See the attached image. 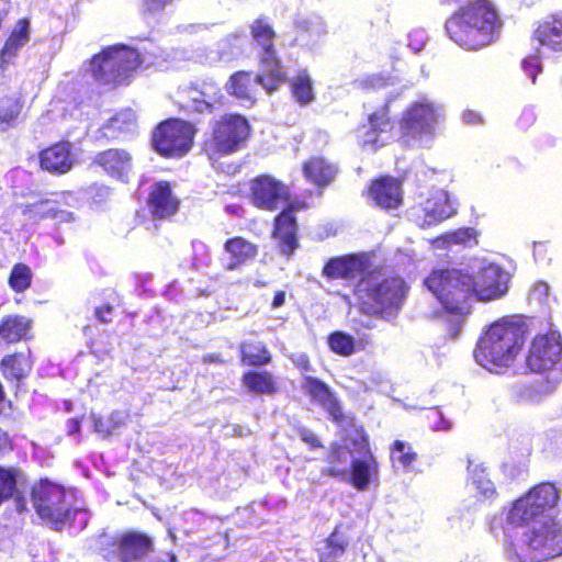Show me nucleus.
Segmentation results:
<instances>
[{
    "instance_id": "nucleus-6",
    "label": "nucleus",
    "mask_w": 562,
    "mask_h": 562,
    "mask_svg": "<svg viewBox=\"0 0 562 562\" xmlns=\"http://www.w3.org/2000/svg\"><path fill=\"white\" fill-rule=\"evenodd\" d=\"M140 63L139 54L135 49L114 45L85 63L83 70L100 85L116 86L123 83Z\"/></svg>"
},
{
    "instance_id": "nucleus-9",
    "label": "nucleus",
    "mask_w": 562,
    "mask_h": 562,
    "mask_svg": "<svg viewBox=\"0 0 562 562\" xmlns=\"http://www.w3.org/2000/svg\"><path fill=\"white\" fill-rule=\"evenodd\" d=\"M559 501V491L551 483H541L515 501L507 513L513 526H530L537 521L555 518L551 510Z\"/></svg>"
},
{
    "instance_id": "nucleus-62",
    "label": "nucleus",
    "mask_w": 562,
    "mask_h": 562,
    "mask_svg": "<svg viewBox=\"0 0 562 562\" xmlns=\"http://www.w3.org/2000/svg\"><path fill=\"white\" fill-rule=\"evenodd\" d=\"M285 302V292L279 291L274 294L272 300V308H279L281 307Z\"/></svg>"
},
{
    "instance_id": "nucleus-4",
    "label": "nucleus",
    "mask_w": 562,
    "mask_h": 562,
    "mask_svg": "<svg viewBox=\"0 0 562 562\" xmlns=\"http://www.w3.org/2000/svg\"><path fill=\"white\" fill-rule=\"evenodd\" d=\"M446 312L456 316L460 327L470 312L469 299L473 291V276L469 269H436L424 281Z\"/></svg>"
},
{
    "instance_id": "nucleus-56",
    "label": "nucleus",
    "mask_w": 562,
    "mask_h": 562,
    "mask_svg": "<svg viewBox=\"0 0 562 562\" xmlns=\"http://www.w3.org/2000/svg\"><path fill=\"white\" fill-rule=\"evenodd\" d=\"M549 294V285L544 282H538L530 291V297L539 303H542Z\"/></svg>"
},
{
    "instance_id": "nucleus-54",
    "label": "nucleus",
    "mask_w": 562,
    "mask_h": 562,
    "mask_svg": "<svg viewBox=\"0 0 562 562\" xmlns=\"http://www.w3.org/2000/svg\"><path fill=\"white\" fill-rule=\"evenodd\" d=\"M172 0H142L144 14H156L161 12Z\"/></svg>"
},
{
    "instance_id": "nucleus-33",
    "label": "nucleus",
    "mask_w": 562,
    "mask_h": 562,
    "mask_svg": "<svg viewBox=\"0 0 562 562\" xmlns=\"http://www.w3.org/2000/svg\"><path fill=\"white\" fill-rule=\"evenodd\" d=\"M296 41L303 45L316 43L325 33L324 20L317 15L299 18L295 22Z\"/></svg>"
},
{
    "instance_id": "nucleus-27",
    "label": "nucleus",
    "mask_w": 562,
    "mask_h": 562,
    "mask_svg": "<svg viewBox=\"0 0 562 562\" xmlns=\"http://www.w3.org/2000/svg\"><path fill=\"white\" fill-rule=\"evenodd\" d=\"M148 205L154 216L164 218L176 213L179 201L171 193L169 183L159 182L150 192Z\"/></svg>"
},
{
    "instance_id": "nucleus-34",
    "label": "nucleus",
    "mask_w": 562,
    "mask_h": 562,
    "mask_svg": "<svg viewBox=\"0 0 562 562\" xmlns=\"http://www.w3.org/2000/svg\"><path fill=\"white\" fill-rule=\"evenodd\" d=\"M303 171L310 181L317 186H325L335 178L337 168L324 158L314 157L304 164Z\"/></svg>"
},
{
    "instance_id": "nucleus-41",
    "label": "nucleus",
    "mask_w": 562,
    "mask_h": 562,
    "mask_svg": "<svg viewBox=\"0 0 562 562\" xmlns=\"http://www.w3.org/2000/svg\"><path fill=\"white\" fill-rule=\"evenodd\" d=\"M293 97L302 104H308L314 100L312 79L308 74L300 71L291 81Z\"/></svg>"
},
{
    "instance_id": "nucleus-23",
    "label": "nucleus",
    "mask_w": 562,
    "mask_h": 562,
    "mask_svg": "<svg viewBox=\"0 0 562 562\" xmlns=\"http://www.w3.org/2000/svg\"><path fill=\"white\" fill-rule=\"evenodd\" d=\"M302 390L312 401L325 408L335 420L339 419L341 416L339 403L324 382L312 376H304Z\"/></svg>"
},
{
    "instance_id": "nucleus-11",
    "label": "nucleus",
    "mask_w": 562,
    "mask_h": 562,
    "mask_svg": "<svg viewBox=\"0 0 562 562\" xmlns=\"http://www.w3.org/2000/svg\"><path fill=\"white\" fill-rule=\"evenodd\" d=\"M193 126L180 120L161 123L154 132L153 144L162 156L180 157L186 155L192 145Z\"/></svg>"
},
{
    "instance_id": "nucleus-50",
    "label": "nucleus",
    "mask_w": 562,
    "mask_h": 562,
    "mask_svg": "<svg viewBox=\"0 0 562 562\" xmlns=\"http://www.w3.org/2000/svg\"><path fill=\"white\" fill-rule=\"evenodd\" d=\"M136 123V115L133 110L126 109L113 116L108 125V128L117 131L120 133L131 132L134 130Z\"/></svg>"
},
{
    "instance_id": "nucleus-64",
    "label": "nucleus",
    "mask_w": 562,
    "mask_h": 562,
    "mask_svg": "<svg viewBox=\"0 0 562 562\" xmlns=\"http://www.w3.org/2000/svg\"><path fill=\"white\" fill-rule=\"evenodd\" d=\"M149 562H177V558L172 553H164L151 559Z\"/></svg>"
},
{
    "instance_id": "nucleus-48",
    "label": "nucleus",
    "mask_w": 562,
    "mask_h": 562,
    "mask_svg": "<svg viewBox=\"0 0 562 562\" xmlns=\"http://www.w3.org/2000/svg\"><path fill=\"white\" fill-rule=\"evenodd\" d=\"M328 345L333 352L349 357L355 352V339L342 331H335L328 337Z\"/></svg>"
},
{
    "instance_id": "nucleus-47",
    "label": "nucleus",
    "mask_w": 562,
    "mask_h": 562,
    "mask_svg": "<svg viewBox=\"0 0 562 562\" xmlns=\"http://www.w3.org/2000/svg\"><path fill=\"white\" fill-rule=\"evenodd\" d=\"M32 281V271L24 263H16L10 273L9 285L15 292H23L30 288Z\"/></svg>"
},
{
    "instance_id": "nucleus-31",
    "label": "nucleus",
    "mask_w": 562,
    "mask_h": 562,
    "mask_svg": "<svg viewBox=\"0 0 562 562\" xmlns=\"http://www.w3.org/2000/svg\"><path fill=\"white\" fill-rule=\"evenodd\" d=\"M359 436L360 435H357L353 441L355 448L352 450L348 446H335L331 448L328 454L329 465L323 471L325 474L339 477L340 480H347L349 473L348 464L352 460V456H357L356 442L359 441Z\"/></svg>"
},
{
    "instance_id": "nucleus-30",
    "label": "nucleus",
    "mask_w": 562,
    "mask_h": 562,
    "mask_svg": "<svg viewBox=\"0 0 562 562\" xmlns=\"http://www.w3.org/2000/svg\"><path fill=\"white\" fill-rule=\"evenodd\" d=\"M364 267V257L348 256L329 260L324 268V273L329 278L352 279L360 274Z\"/></svg>"
},
{
    "instance_id": "nucleus-19",
    "label": "nucleus",
    "mask_w": 562,
    "mask_h": 562,
    "mask_svg": "<svg viewBox=\"0 0 562 562\" xmlns=\"http://www.w3.org/2000/svg\"><path fill=\"white\" fill-rule=\"evenodd\" d=\"M391 128L386 103L381 110L369 115L368 124L358 131V137L363 146L375 148L389 142Z\"/></svg>"
},
{
    "instance_id": "nucleus-35",
    "label": "nucleus",
    "mask_w": 562,
    "mask_h": 562,
    "mask_svg": "<svg viewBox=\"0 0 562 562\" xmlns=\"http://www.w3.org/2000/svg\"><path fill=\"white\" fill-rule=\"evenodd\" d=\"M469 483L468 486L476 496L484 499L491 498L495 494L494 484L488 480L485 470L479 465L469 463Z\"/></svg>"
},
{
    "instance_id": "nucleus-17",
    "label": "nucleus",
    "mask_w": 562,
    "mask_h": 562,
    "mask_svg": "<svg viewBox=\"0 0 562 562\" xmlns=\"http://www.w3.org/2000/svg\"><path fill=\"white\" fill-rule=\"evenodd\" d=\"M282 83L283 82H273L272 71H269L267 68L263 69L261 66L260 75L254 76L251 72L247 71H238L234 74L227 82L226 88L227 91L237 99L252 103L259 85H261L268 93H271Z\"/></svg>"
},
{
    "instance_id": "nucleus-44",
    "label": "nucleus",
    "mask_w": 562,
    "mask_h": 562,
    "mask_svg": "<svg viewBox=\"0 0 562 562\" xmlns=\"http://www.w3.org/2000/svg\"><path fill=\"white\" fill-rule=\"evenodd\" d=\"M22 479V472L14 468L0 467V502L13 497L18 491V483Z\"/></svg>"
},
{
    "instance_id": "nucleus-61",
    "label": "nucleus",
    "mask_w": 562,
    "mask_h": 562,
    "mask_svg": "<svg viewBox=\"0 0 562 562\" xmlns=\"http://www.w3.org/2000/svg\"><path fill=\"white\" fill-rule=\"evenodd\" d=\"M126 419V415L120 412L113 413L109 419V424L111 427H117L119 425L123 424Z\"/></svg>"
},
{
    "instance_id": "nucleus-14",
    "label": "nucleus",
    "mask_w": 562,
    "mask_h": 562,
    "mask_svg": "<svg viewBox=\"0 0 562 562\" xmlns=\"http://www.w3.org/2000/svg\"><path fill=\"white\" fill-rule=\"evenodd\" d=\"M356 446L357 456H352L346 481L358 491H367L379 480V463L364 436H359Z\"/></svg>"
},
{
    "instance_id": "nucleus-2",
    "label": "nucleus",
    "mask_w": 562,
    "mask_h": 562,
    "mask_svg": "<svg viewBox=\"0 0 562 562\" xmlns=\"http://www.w3.org/2000/svg\"><path fill=\"white\" fill-rule=\"evenodd\" d=\"M502 21L490 0H476L461 8L447 22L449 37L467 50L491 45L499 35Z\"/></svg>"
},
{
    "instance_id": "nucleus-22",
    "label": "nucleus",
    "mask_w": 562,
    "mask_h": 562,
    "mask_svg": "<svg viewBox=\"0 0 562 562\" xmlns=\"http://www.w3.org/2000/svg\"><path fill=\"white\" fill-rule=\"evenodd\" d=\"M369 195L381 209H395L402 203L401 183L394 178L383 177L371 184Z\"/></svg>"
},
{
    "instance_id": "nucleus-63",
    "label": "nucleus",
    "mask_w": 562,
    "mask_h": 562,
    "mask_svg": "<svg viewBox=\"0 0 562 562\" xmlns=\"http://www.w3.org/2000/svg\"><path fill=\"white\" fill-rule=\"evenodd\" d=\"M301 438L303 441L310 443L311 446L313 447H316L318 446V440L316 439V437L308 430H303L301 432Z\"/></svg>"
},
{
    "instance_id": "nucleus-49",
    "label": "nucleus",
    "mask_w": 562,
    "mask_h": 562,
    "mask_svg": "<svg viewBox=\"0 0 562 562\" xmlns=\"http://www.w3.org/2000/svg\"><path fill=\"white\" fill-rule=\"evenodd\" d=\"M247 42L245 34L233 33L223 38L220 43V54L222 57L231 58L243 52Z\"/></svg>"
},
{
    "instance_id": "nucleus-55",
    "label": "nucleus",
    "mask_w": 562,
    "mask_h": 562,
    "mask_svg": "<svg viewBox=\"0 0 562 562\" xmlns=\"http://www.w3.org/2000/svg\"><path fill=\"white\" fill-rule=\"evenodd\" d=\"M428 418L431 422V427L434 430H450L452 427V424L450 420L446 419L441 412L439 411H432Z\"/></svg>"
},
{
    "instance_id": "nucleus-53",
    "label": "nucleus",
    "mask_w": 562,
    "mask_h": 562,
    "mask_svg": "<svg viewBox=\"0 0 562 562\" xmlns=\"http://www.w3.org/2000/svg\"><path fill=\"white\" fill-rule=\"evenodd\" d=\"M180 59L194 60V61H198V63H206V61H212L215 58L210 57L206 54V49L205 48H198L196 50H193V52H186L183 49H176L173 52L172 60H180Z\"/></svg>"
},
{
    "instance_id": "nucleus-51",
    "label": "nucleus",
    "mask_w": 562,
    "mask_h": 562,
    "mask_svg": "<svg viewBox=\"0 0 562 562\" xmlns=\"http://www.w3.org/2000/svg\"><path fill=\"white\" fill-rule=\"evenodd\" d=\"M25 212L34 213L41 218L50 217L57 218V205L53 201H41L29 205Z\"/></svg>"
},
{
    "instance_id": "nucleus-29",
    "label": "nucleus",
    "mask_w": 562,
    "mask_h": 562,
    "mask_svg": "<svg viewBox=\"0 0 562 562\" xmlns=\"http://www.w3.org/2000/svg\"><path fill=\"white\" fill-rule=\"evenodd\" d=\"M225 269L236 270L256 256L257 248L241 237H234L225 243Z\"/></svg>"
},
{
    "instance_id": "nucleus-46",
    "label": "nucleus",
    "mask_w": 562,
    "mask_h": 562,
    "mask_svg": "<svg viewBox=\"0 0 562 562\" xmlns=\"http://www.w3.org/2000/svg\"><path fill=\"white\" fill-rule=\"evenodd\" d=\"M417 454L404 441L397 440L394 442L391 450V459L394 467H401L406 470L416 460Z\"/></svg>"
},
{
    "instance_id": "nucleus-58",
    "label": "nucleus",
    "mask_w": 562,
    "mask_h": 562,
    "mask_svg": "<svg viewBox=\"0 0 562 562\" xmlns=\"http://www.w3.org/2000/svg\"><path fill=\"white\" fill-rule=\"evenodd\" d=\"M94 422V431L101 434L102 436H108L113 432L114 427H111L109 422H103L100 418L93 417Z\"/></svg>"
},
{
    "instance_id": "nucleus-38",
    "label": "nucleus",
    "mask_w": 562,
    "mask_h": 562,
    "mask_svg": "<svg viewBox=\"0 0 562 562\" xmlns=\"http://www.w3.org/2000/svg\"><path fill=\"white\" fill-rule=\"evenodd\" d=\"M243 382L254 393L271 394L277 390L276 381L268 372H248L243 376Z\"/></svg>"
},
{
    "instance_id": "nucleus-59",
    "label": "nucleus",
    "mask_w": 562,
    "mask_h": 562,
    "mask_svg": "<svg viewBox=\"0 0 562 562\" xmlns=\"http://www.w3.org/2000/svg\"><path fill=\"white\" fill-rule=\"evenodd\" d=\"M462 120L467 124H479L482 122L481 115L472 110L464 111L462 114Z\"/></svg>"
},
{
    "instance_id": "nucleus-8",
    "label": "nucleus",
    "mask_w": 562,
    "mask_h": 562,
    "mask_svg": "<svg viewBox=\"0 0 562 562\" xmlns=\"http://www.w3.org/2000/svg\"><path fill=\"white\" fill-rule=\"evenodd\" d=\"M445 110L426 98L413 102L400 121L401 138L407 145H428L437 132Z\"/></svg>"
},
{
    "instance_id": "nucleus-10",
    "label": "nucleus",
    "mask_w": 562,
    "mask_h": 562,
    "mask_svg": "<svg viewBox=\"0 0 562 562\" xmlns=\"http://www.w3.org/2000/svg\"><path fill=\"white\" fill-rule=\"evenodd\" d=\"M250 126L246 117L239 114H226L212 127V135L205 142V151L211 158L232 154L246 142Z\"/></svg>"
},
{
    "instance_id": "nucleus-37",
    "label": "nucleus",
    "mask_w": 562,
    "mask_h": 562,
    "mask_svg": "<svg viewBox=\"0 0 562 562\" xmlns=\"http://www.w3.org/2000/svg\"><path fill=\"white\" fill-rule=\"evenodd\" d=\"M30 322L23 316H8L0 323V337L14 342L25 337Z\"/></svg>"
},
{
    "instance_id": "nucleus-20",
    "label": "nucleus",
    "mask_w": 562,
    "mask_h": 562,
    "mask_svg": "<svg viewBox=\"0 0 562 562\" xmlns=\"http://www.w3.org/2000/svg\"><path fill=\"white\" fill-rule=\"evenodd\" d=\"M303 207H305L304 204L292 203L276 218L274 236L279 239L282 254L286 256H290L297 246L296 223L292 213L294 210Z\"/></svg>"
},
{
    "instance_id": "nucleus-13",
    "label": "nucleus",
    "mask_w": 562,
    "mask_h": 562,
    "mask_svg": "<svg viewBox=\"0 0 562 562\" xmlns=\"http://www.w3.org/2000/svg\"><path fill=\"white\" fill-rule=\"evenodd\" d=\"M526 364L536 373L547 372L562 368V341L557 331L538 335L533 338Z\"/></svg>"
},
{
    "instance_id": "nucleus-7",
    "label": "nucleus",
    "mask_w": 562,
    "mask_h": 562,
    "mask_svg": "<svg viewBox=\"0 0 562 562\" xmlns=\"http://www.w3.org/2000/svg\"><path fill=\"white\" fill-rule=\"evenodd\" d=\"M520 562H543L562 554V525L547 518L526 527L517 547Z\"/></svg>"
},
{
    "instance_id": "nucleus-21",
    "label": "nucleus",
    "mask_w": 562,
    "mask_h": 562,
    "mask_svg": "<svg viewBox=\"0 0 562 562\" xmlns=\"http://www.w3.org/2000/svg\"><path fill=\"white\" fill-rule=\"evenodd\" d=\"M116 549L120 561L134 562L146 557L153 550V543L145 535L128 532L119 539Z\"/></svg>"
},
{
    "instance_id": "nucleus-25",
    "label": "nucleus",
    "mask_w": 562,
    "mask_h": 562,
    "mask_svg": "<svg viewBox=\"0 0 562 562\" xmlns=\"http://www.w3.org/2000/svg\"><path fill=\"white\" fill-rule=\"evenodd\" d=\"M94 162L110 176L126 180L132 170V156L124 149H108L98 154Z\"/></svg>"
},
{
    "instance_id": "nucleus-39",
    "label": "nucleus",
    "mask_w": 562,
    "mask_h": 562,
    "mask_svg": "<svg viewBox=\"0 0 562 562\" xmlns=\"http://www.w3.org/2000/svg\"><path fill=\"white\" fill-rule=\"evenodd\" d=\"M348 541L335 530L321 548L319 562H336L346 550Z\"/></svg>"
},
{
    "instance_id": "nucleus-40",
    "label": "nucleus",
    "mask_w": 562,
    "mask_h": 562,
    "mask_svg": "<svg viewBox=\"0 0 562 562\" xmlns=\"http://www.w3.org/2000/svg\"><path fill=\"white\" fill-rule=\"evenodd\" d=\"M510 395L516 403L528 405L540 403L546 393L540 385L518 383L512 387Z\"/></svg>"
},
{
    "instance_id": "nucleus-3",
    "label": "nucleus",
    "mask_w": 562,
    "mask_h": 562,
    "mask_svg": "<svg viewBox=\"0 0 562 562\" xmlns=\"http://www.w3.org/2000/svg\"><path fill=\"white\" fill-rule=\"evenodd\" d=\"M357 294L363 311L390 319L402 308L406 285L402 278L380 270L359 281Z\"/></svg>"
},
{
    "instance_id": "nucleus-16",
    "label": "nucleus",
    "mask_w": 562,
    "mask_h": 562,
    "mask_svg": "<svg viewBox=\"0 0 562 562\" xmlns=\"http://www.w3.org/2000/svg\"><path fill=\"white\" fill-rule=\"evenodd\" d=\"M255 43L262 48L261 66L272 71L273 82H284L285 76L273 49L276 33L269 20L265 16L256 19L250 25Z\"/></svg>"
},
{
    "instance_id": "nucleus-24",
    "label": "nucleus",
    "mask_w": 562,
    "mask_h": 562,
    "mask_svg": "<svg viewBox=\"0 0 562 562\" xmlns=\"http://www.w3.org/2000/svg\"><path fill=\"white\" fill-rule=\"evenodd\" d=\"M532 40L550 50L562 52V13L550 15L539 22Z\"/></svg>"
},
{
    "instance_id": "nucleus-12",
    "label": "nucleus",
    "mask_w": 562,
    "mask_h": 562,
    "mask_svg": "<svg viewBox=\"0 0 562 562\" xmlns=\"http://www.w3.org/2000/svg\"><path fill=\"white\" fill-rule=\"evenodd\" d=\"M468 269L473 276L472 295L479 300H496L507 292L509 276L499 266L474 260Z\"/></svg>"
},
{
    "instance_id": "nucleus-1",
    "label": "nucleus",
    "mask_w": 562,
    "mask_h": 562,
    "mask_svg": "<svg viewBox=\"0 0 562 562\" xmlns=\"http://www.w3.org/2000/svg\"><path fill=\"white\" fill-rule=\"evenodd\" d=\"M525 334V325L517 316L492 323L476 344L475 361L495 373L510 368L522 349Z\"/></svg>"
},
{
    "instance_id": "nucleus-43",
    "label": "nucleus",
    "mask_w": 562,
    "mask_h": 562,
    "mask_svg": "<svg viewBox=\"0 0 562 562\" xmlns=\"http://www.w3.org/2000/svg\"><path fill=\"white\" fill-rule=\"evenodd\" d=\"M240 351L243 362L249 366H262L270 361V355L261 342H245Z\"/></svg>"
},
{
    "instance_id": "nucleus-57",
    "label": "nucleus",
    "mask_w": 562,
    "mask_h": 562,
    "mask_svg": "<svg viewBox=\"0 0 562 562\" xmlns=\"http://www.w3.org/2000/svg\"><path fill=\"white\" fill-rule=\"evenodd\" d=\"M292 361L296 368L303 371H311V363L305 353H296L292 356Z\"/></svg>"
},
{
    "instance_id": "nucleus-18",
    "label": "nucleus",
    "mask_w": 562,
    "mask_h": 562,
    "mask_svg": "<svg viewBox=\"0 0 562 562\" xmlns=\"http://www.w3.org/2000/svg\"><path fill=\"white\" fill-rule=\"evenodd\" d=\"M250 190L252 203L268 211L284 205L290 196L288 187L270 176H260L252 180Z\"/></svg>"
},
{
    "instance_id": "nucleus-45",
    "label": "nucleus",
    "mask_w": 562,
    "mask_h": 562,
    "mask_svg": "<svg viewBox=\"0 0 562 562\" xmlns=\"http://www.w3.org/2000/svg\"><path fill=\"white\" fill-rule=\"evenodd\" d=\"M22 104L19 100L13 98H4L0 102V128L5 130L14 124L20 112Z\"/></svg>"
},
{
    "instance_id": "nucleus-32",
    "label": "nucleus",
    "mask_w": 562,
    "mask_h": 562,
    "mask_svg": "<svg viewBox=\"0 0 562 562\" xmlns=\"http://www.w3.org/2000/svg\"><path fill=\"white\" fill-rule=\"evenodd\" d=\"M30 24L26 20L18 22L13 29L10 37L5 42L3 48L0 52V66L9 64L18 54V52L29 42L30 40Z\"/></svg>"
},
{
    "instance_id": "nucleus-42",
    "label": "nucleus",
    "mask_w": 562,
    "mask_h": 562,
    "mask_svg": "<svg viewBox=\"0 0 562 562\" xmlns=\"http://www.w3.org/2000/svg\"><path fill=\"white\" fill-rule=\"evenodd\" d=\"M1 367L8 379L20 380L30 371V363L24 355H13L5 357Z\"/></svg>"
},
{
    "instance_id": "nucleus-60",
    "label": "nucleus",
    "mask_w": 562,
    "mask_h": 562,
    "mask_svg": "<svg viewBox=\"0 0 562 562\" xmlns=\"http://www.w3.org/2000/svg\"><path fill=\"white\" fill-rule=\"evenodd\" d=\"M111 314H112V306L111 305H103L95 311L97 317L103 322L108 323L111 321Z\"/></svg>"
},
{
    "instance_id": "nucleus-28",
    "label": "nucleus",
    "mask_w": 562,
    "mask_h": 562,
    "mask_svg": "<svg viewBox=\"0 0 562 562\" xmlns=\"http://www.w3.org/2000/svg\"><path fill=\"white\" fill-rule=\"evenodd\" d=\"M216 88L205 87L204 90L187 88L179 91V103L189 111L203 113L210 111L216 100Z\"/></svg>"
},
{
    "instance_id": "nucleus-15",
    "label": "nucleus",
    "mask_w": 562,
    "mask_h": 562,
    "mask_svg": "<svg viewBox=\"0 0 562 562\" xmlns=\"http://www.w3.org/2000/svg\"><path fill=\"white\" fill-rule=\"evenodd\" d=\"M456 203L449 193L443 190H436L424 203L411 210L412 220L419 227L436 225L456 213Z\"/></svg>"
},
{
    "instance_id": "nucleus-52",
    "label": "nucleus",
    "mask_w": 562,
    "mask_h": 562,
    "mask_svg": "<svg viewBox=\"0 0 562 562\" xmlns=\"http://www.w3.org/2000/svg\"><path fill=\"white\" fill-rule=\"evenodd\" d=\"M521 69L525 75L530 78L531 82L536 83L537 74L542 71L539 52L524 58L521 61Z\"/></svg>"
},
{
    "instance_id": "nucleus-36",
    "label": "nucleus",
    "mask_w": 562,
    "mask_h": 562,
    "mask_svg": "<svg viewBox=\"0 0 562 562\" xmlns=\"http://www.w3.org/2000/svg\"><path fill=\"white\" fill-rule=\"evenodd\" d=\"M477 233L474 228H459L449 232L434 240L435 248H449L453 245H463L471 247L477 244Z\"/></svg>"
},
{
    "instance_id": "nucleus-26",
    "label": "nucleus",
    "mask_w": 562,
    "mask_h": 562,
    "mask_svg": "<svg viewBox=\"0 0 562 562\" xmlns=\"http://www.w3.org/2000/svg\"><path fill=\"white\" fill-rule=\"evenodd\" d=\"M74 165L69 143H58L41 153V167L52 173H66Z\"/></svg>"
},
{
    "instance_id": "nucleus-5",
    "label": "nucleus",
    "mask_w": 562,
    "mask_h": 562,
    "mask_svg": "<svg viewBox=\"0 0 562 562\" xmlns=\"http://www.w3.org/2000/svg\"><path fill=\"white\" fill-rule=\"evenodd\" d=\"M75 493L47 480L41 481L32 490L33 506L37 515L55 529L72 519H79L85 527L88 520L86 510L74 506Z\"/></svg>"
}]
</instances>
